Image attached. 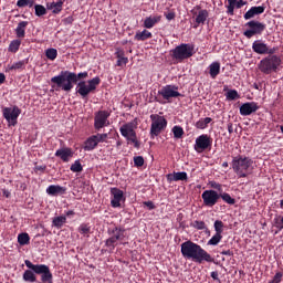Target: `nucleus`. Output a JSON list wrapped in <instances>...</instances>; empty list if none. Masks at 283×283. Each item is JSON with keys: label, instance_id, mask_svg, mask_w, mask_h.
<instances>
[{"label": "nucleus", "instance_id": "obj_51", "mask_svg": "<svg viewBox=\"0 0 283 283\" xmlns=\"http://www.w3.org/2000/svg\"><path fill=\"white\" fill-rule=\"evenodd\" d=\"M118 240H116L112 234H111V238H108L106 240V247L114 250L115 249V244Z\"/></svg>", "mask_w": 283, "mask_h": 283}, {"label": "nucleus", "instance_id": "obj_47", "mask_svg": "<svg viewBox=\"0 0 283 283\" xmlns=\"http://www.w3.org/2000/svg\"><path fill=\"white\" fill-rule=\"evenodd\" d=\"M34 9H35V15L38 17H42L46 14V9L41 4L34 6Z\"/></svg>", "mask_w": 283, "mask_h": 283}, {"label": "nucleus", "instance_id": "obj_26", "mask_svg": "<svg viewBox=\"0 0 283 283\" xmlns=\"http://www.w3.org/2000/svg\"><path fill=\"white\" fill-rule=\"evenodd\" d=\"M209 17L208 10H201L199 13H197V18L195 19V22H197V25L195 28H198L199 24H205Z\"/></svg>", "mask_w": 283, "mask_h": 283}, {"label": "nucleus", "instance_id": "obj_41", "mask_svg": "<svg viewBox=\"0 0 283 283\" xmlns=\"http://www.w3.org/2000/svg\"><path fill=\"white\" fill-rule=\"evenodd\" d=\"M223 228H224V224L221 220L214 221V232H216V234L222 235Z\"/></svg>", "mask_w": 283, "mask_h": 283}, {"label": "nucleus", "instance_id": "obj_30", "mask_svg": "<svg viewBox=\"0 0 283 283\" xmlns=\"http://www.w3.org/2000/svg\"><path fill=\"white\" fill-rule=\"evenodd\" d=\"M111 235H113L117 241H123L125 238V229L116 227L112 230Z\"/></svg>", "mask_w": 283, "mask_h": 283}, {"label": "nucleus", "instance_id": "obj_64", "mask_svg": "<svg viewBox=\"0 0 283 283\" xmlns=\"http://www.w3.org/2000/svg\"><path fill=\"white\" fill-rule=\"evenodd\" d=\"M2 193H3V196H4L6 198H10V196H11V192H10L9 190H7V189H3V190H2Z\"/></svg>", "mask_w": 283, "mask_h": 283}, {"label": "nucleus", "instance_id": "obj_5", "mask_svg": "<svg viewBox=\"0 0 283 283\" xmlns=\"http://www.w3.org/2000/svg\"><path fill=\"white\" fill-rule=\"evenodd\" d=\"M171 52L172 59L178 62H182L195 54V46L192 44L181 43L177 48H175Z\"/></svg>", "mask_w": 283, "mask_h": 283}, {"label": "nucleus", "instance_id": "obj_21", "mask_svg": "<svg viewBox=\"0 0 283 283\" xmlns=\"http://www.w3.org/2000/svg\"><path fill=\"white\" fill-rule=\"evenodd\" d=\"M49 196H64L66 193V188L59 185H51L46 189Z\"/></svg>", "mask_w": 283, "mask_h": 283}, {"label": "nucleus", "instance_id": "obj_27", "mask_svg": "<svg viewBox=\"0 0 283 283\" xmlns=\"http://www.w3.org/2000/svg\"><path fill=\"white\" fill-rule=\"evenodd\" d=\"M98 145L97 138L95 135L91 136L86 142H85V151H93V149Z\"/></svg>", "mask_w": 283, "mask_h": 283}, {"label": "nucleus", "instance_id": "obj_25", "mask_svg": "<svg viewBox=\"0 0 283 283\" xmlns=\"http://www.w3.org/2000/svg\"><path fill=\"white\" fill-rule=\"evenodd\" d=\"M46 9L51 10L54 14H59L63 10V2H48Z\"/></svg>", "mask_w": 283, "mask_h": 283}, {"label": "nucleus", "instance_id": "obj_38", "mask_svg": "<svg viewBox=\"0 0 283 283\" xmlns=\"http://www.w3.org/2000/svg\"><path fill=\"white\" fill-rule=\"evenodd\" d=\"M71 75H72V78L74 81V83H77L80 80H85L88 77V73L87 72H82V73H74V72H71Z\"/></svg>", "mask_w": 283, "mask_h": 283}, {"label": "nucleus", "instance_id": "obj_20", "mask_svg": "<svg viewBox=\"0 0 283 283\" xmlns=\"http://www.w3.org/2000/svg\"><path fill=\"white\" fill-rule=\"evenodd\" d=\"M265 11V7L260 6V7H251L244 14H243V19L244 20H250L252 18H254L255 15H260L262 13H264Z\"/></svg>", "mask_w": 283, "mask_h": 283}, {"label": "nucleus", "instance_id": "obj_19", "mask_svg": "<svg viewBox=\"0 0 283 283\" xmlns=\"http://www.w3.org/2000/svg\"><path fill=\"white\" fill-rule=\"evenodd\" d=\"M56 158H61L63 163H70L71 158H73L74 153L71 148L64 147L60 148L55 153Z\"/></svg>", "mask_w": 283, "mask_h": 283}, {"label": "nucleus", "instance_id": "obj_33", "mask_svg": "<svg viewBox=\"0 0 283 283\" xmlns=\"http://www.w3.org/2000/svg\"><path fill=\"white\" fill-rule=\"evenodd\" d=\"M66 223V217L60 216L55 217L52 221V224L56 229H61Z\"/></svg>", "mask_w": 283, "mask_h": 283}, {"label": "nucleus", "instance_id": "obj_8", "mask_svg": "<svg viewBox=\"0 0 283 283\" xmlns=\"http://www.w3.org/2000/svg\"><path fill=\"white\" fill-rule=\"evenodd\" d=\"M281 64V59L277 55H272L260 61L259 70L264 74H270L276 71Z\"/></svg>", "mask_w": 283, "mask_h": 283}, {"label": "nucleus", "instance_id": "obj_62", "mask_svg": "<svg viewBox=\"0 0 283 283\" xmlns=\"http://www.w3.org/2000/svg\"><path fill=\"white\" fill-rule=\"evenodd\" d=\"M175 17H176V14H175L174 12H170V13H168V14L166 15V18H167L169 21L174 20Z\"/></svg>", "mask_w": 283, "mask_h": 283}, {"label": "nucleus", "instance_id": "obj_34", "mask_svg": "<svg viewBox=\"0 0 283 283\" xmlns=\"http://www.w3.org/2000/svg\"><path fill=\"white\" fill-rule=\"evenodd\" d=\"M222 240V234L214 233L210 240H208V247H217Z\"/></svg>", "mask_w": 283, "mask_h": 283}, {"label": "nucleus", "instance_id": "obj_9", "mask_svg": "<svg viewBox=\"0 0 283 283\" xmlns=\"http://www.w3.org/2000/svg\"><path fill=\"white\" fill-rule=\"evenodd\" d=\"M244 25L249 28L243 32V35L247 39H251L254 35H261L266 29L265 23H262L255 20L249 21Z\"/></svg>", "mask_w": 283, "mask_h": 283}, {"label": "nucleus", "instance_id": "obj_50", "mask_svg": "<svg viewBox=\"0 0 283 283\" xmlns=\"http://www.w3.org/2000/svg\"><path fill=\"white\" fill-rule=\"evenodd\" d=\"M118 240H116L112 234H111V238H108L106 240V247L114 250L115 249V244Z\"/></svg>", "mask_w": 283, "mask_h": 283}, {"label": "nucleus", "instance_id": "obj_36", "mask_svg": "<svg viewBox=\"0 0 283 283\" xmlns=\"http://www.w3.org/2000/svg\"><path fill=\"white\" fill-rule=\"evenodd\" d=\"M78 232L81 235L88 237L91 233V226L87 223H82L78 228Z\"/></svg>", "mask_w": 283, "mask_h": 283}, {"label": "nucleus", "instance_id": "obj_49", "mask_svg": "<svg viewBox=\"0 0 283 283\" xmlns=\"http://www.w3.org/2000/svg\"><path fill=\"white\" fill-rule=\"evenodd\" d=\"M235 2L237 0H228V13L233 15L234 14V9L237 8L235 7Z\"/></svg>", "mask_w": 283, "mask_h": 283}, {"label": "nucleus", "instance_id": "obj_31", "mask_svg": "<svg viewBox=\"0 0 283 283\" xmlns=\"http://www.w3.org/2000/svg\"><path fill=\"white\" fill-rule=\"evenodd\" d=\"M151 38H153V33L147 30H144L143 32L139 31L135 35V40L137 41H146Z\"/></svg>", "mask_w": 283, "mask_h": 283}, {"label": "nucleus", "instance_id": "obj_61", "mask_svg": "<svg viewBox=\"0 0 283 283\" xmlns=\"http://www.w3.org/2000/svg\"><path fill=\"white\" fill-rule=\"evenodd\" d=\"M210 277H212V280H214V281H219V282H220V280H219V273H218L217 271H212V272L210 273Z\"/></svg>", "mask_w": 283, "mask_h": 283}, {"label": "nucleus", "instance_id": "obj_57", "mask_svg": "<svg viewBox=\"0 0 283 283\" xmlns=\"http://www.w3.org/2000/svg\"><path fill=\"white\" fill-rule=\"evenodd\" d=\"M221 255L228 256V258H233L234 253L232 250H223L221 251Z\"/></svg>", "mask_w": 283, "mask_h": 283}, {"label": "nucleus", "instance_id": "obj_29", "mask_svg": "<svg viewBox=\"0 0 283 283\" xmlns=\"http://www.w3.org/2000/svg\"><path fill=\"white\" fill-rule=\"evenodd\" d=\"M220 63L219 62H212L208 69L210 70V77L216 78L220 74Z\"/></svg>", "mask_w": 283, "mask_h": 283}, {"label": "nucleus", "instance_id": "obj_54", "mask_svg": "<svg viewBox=\"0 0 283 283\" xmlns=\"http://www.w3.org/2000/svg\"><path fill=\"white\" fill-rule=\"evenodd\" d=\"M94 136L96 137L97 144H98V143H104L107 139L108 134H106V133L105 134H96Z\"/></svg>", "mask_w": 283, "mask_h": 283}, {"label": "nucleus", "instance_id": "obj_4", "mask_svg": "<svg viewBox=\"0 0 283 283\" xmlns=\"http://www.w3.org/2000/svg\"><path fill=\"white\" fill-rule=\"evenodd\" d=\"M51 82L65 92H70L73 88V75L70 71H62L59 75L51 78Z\"/></svg>", "mask_w": 283, "mask_h": 283}, {"label": "nucleus", "instance_id": "obj_32", "mask_svg": "<svg viewBox=\"0 0 283 283\" xmlns=\"http://www.w3.org/2000/svg\"><path fill=\"white\" fill-rule=\"evenodd\" d=\"M212 122L211 117H206V118H201L199 119L196 124L195 127L199 128V129H205L208 127V125Z\"/></svg>", "mask_w": 283, "mask_h": 283}, {"label": "nucleus", "instance_id": "obj_42", "mask_svg": "<svg viewBox=\"0 0 283 283\" xmlns=\"http://www.w3.org/2000/svg\"><path fill=\"white\" fill-rule=\"evenodd\" d=\"M273 222L275 229H277L279 231L283 230V216L274 218Z\"/></svg>", "mask_w": 283, "mask_h": 283}, {"label": "nucleus", "instance_id": "obj_3", "mask_svg": "<svg viewBox=\"0 0 283 283\" xmlns=\"http://www.w3.org/2000/svg\"><path fill=\"white\" fill-rule=\"evenodd\" d=\"M253 160L250 157L239 155L232 158V170L237 172L239 178H247L250 171H252Z\"/></svg>", "mask_w": 283, "mask_h": 283}, {"label": "nucleus", "instance_id": "obj_48", "mask_svg": "<svg viewBox=\"0 0 283 283\" xmlns=\"http://www.w3.org/2000/svg\"><path fill=\"white\" fill-rule=\"evenodd\" d=\"M192 227L199 231H203L207 229V224L205 223V221H195L192 222Z\"/></svg>", "mask_w": 283, "mask_h": 283}, {"label": "nucleus", "instance_id": "obj_18", "mask_svg": "<svg viewBox=\"0 0 283 283\" xmlns=\"http://www.w3.org/2000/svg\"><path fill=\"white\" fill-rule=\"evenodd\" d=\"M259 109V106L254 102H247L241 107H239V113L243 116H249L252 113H255Z\"/></svg>", "mask_w": 283, "mask_h": 283}, {"label": "nucleus", "instance_id": "obj_56", "mask_svg": "<svg viewBox=\"0 0 283 283\" xmlns=\"http://www.w3.org/2000/svg\"><path fill=\"white\" fill-rule=\"evenodd\" d=\"M210 187L217 191H222V185L217 181H210Z\"/></svg>", "mask_w": 283, "mask_h": 283}, {"label": "nucleus", "instance_id": "obj_59", "mask_svg": "<svg viewBox=\"0 0 283 283\" xmlns=\"http://www.w3.org/2000/svg\"><path fill=\"white\" fill-rule=\"evenodd\" d=\"M245 4H247V2L243 0H239V1L237 0V2H234V6L237 9H241Z\"/></svg>", "mask_w": 283, "mask_h": 283}, {"label": "nucleus", "instance_id": "obj_63", "mask_svg": "<svg viewBox=\"0 0 283 283\" xmlns=\"http://www.w3.org/2000/svg\"><path fill=\"white\" fill-rule=\"evenodd\" d=\"M233 132H234L233 124L232 123H228V133L232 134Z\"/></svg>", "mask_w": 283, "mask_h": 283}, {"label": "nucleus", "instance_id": "obj_1", "mask_svg": "<svg viewBox=\"0 0 283 283\" xmlns=\"http://www.w3.org/2000/svg\"><path fill=\"white\" fill-rule=\"evenodd\" d=\"M24 264L29 269L24 271L22 276L25 283H35L36 275L41 276V283H53V274L49 265L33 264L30 260H25Z\"/></svg>", "mask_w": 283, "mask_h": 283}, {"label": "nucleus", "instance_id": "obj_17", "mask_svg": "<svg viewBox=\"0 0 283 283\" xmlns=\"http://www.w3.org/2000/svg\"><path fill=\"white\" fill-rule=\"evenodd\" d=\"M111 195H112L111 205L112 207H114V209H117L118 207H120V202L124 198V192L118 188H112Z\"/></svg>", "mask_w": 283, "mask_h": 283}, {"label": "nucleus", "instance_id": "obj_35", "mask_svg": "<svg viewBox=\"0 0 283 283\" xmlns=\"http://www.w3.org/2000/svg\"><path fill=\"white\" fill-rule=\"evenodd\" d=\"M18 242L21 247L28 245L30 243V237L28 233H20L18 235Z\"/></svg>", "mask_w": 283, "mask_h": 283}, {"label": "nucleus", "instance_id": "obj_2", "mask_svg": "<svg viewBox=\"0 0 283 283\" xmlns=\"http://www.w3.org/2000/svg\"><path fill=\"white\" fill-rule=\"evenodd\" d=\"M181 255H184V259L192 260L199 264L214 262L210 253L192 241L181 243Z\"/></svg>", "mask_w": 283, "mask_h": 283}, {"label": "nucleus", "instance_id": "obj_28", "mask_svg": "<svg viewBox=\"0 0 283 283\" xmlns=\"http://www.w3.org/2000/svg\"><path fill=\"white\" fill-rule=\"evenodd\" d=\"M29 22L28 21H21L17 29H15V34L18 38H24L25 36V29L28 27Z\"/></svg>", "mask_w": 283, "mask_h": 283}, {"label": "nucleus", "instance_id": "obj_6", "mask_svg": "<svg viewBox=\"0 0 283 283\" xmlns=\"http://www.w3.org/2000/svg\"><path fill=\"white\" fill-rule=\"evenodd\" d=\"M99 83L101 78L98 76L90 80L88 82L81 81L77 83L76 93L80 94L83 98H86L90 93H93L96 90Z\"/></svg>", "mask_w": 283, "mask_h": 283}, {"label": "nucleus", "instance_id": "obj_23", "mask_svg": "<svg viewBox=\"0 0 283 283\" xmlns=\"http://www.w3.org/2000/svg\"><path fill=\"white\" fill-rule=\"evenodd\" d=\"M161 21V17L160 15H155V17H148L145 19L144 21V27L146 29H151L154 28L157 23H159Z\"/></svg>", "mask_w": 283, "mask_h": 283}, {"label": "nucleus", "instance_id": "obj_37", "mask_svg": "<svg viewBox=\"0 0 283 283\" xmlns=\"http://www.w3.org/2000/svg\"><path fill=\"white\" fill-rule=\"evenodd\" d=\"M219 196H221V200H223V202H226L227 205H235V199L232 198L230 193L223 192L219 193Z\"/></svg>", "mask_w": 283, "mask_h": 283}, {"label": "nucleus", "instance_id": "obj_7", "mask_svg": "<svg viewBox=\"0 0 283 283\" xmlns=\"http://www.w3.org/2000/svg\"><path fill=\"white\" fill-rule=\"evenodd\" d=\"M151 119V127H150V136L151 138H155L163 133L168 125L167 119L164 116H160L158 114H151L150 115Z\"/></svg>", "mask_w": 283, "mask_h": 283}, {"label": "nucleus", "instance_id": "obj_40", "mask_svg": "<svg viewBox=\"0 0 283 283\" xmlns=\"http://www.w3.org/2000/svg\"><path fill=\"white\" fill-rule=\"evenodd\" d=\"M185 130L181 126H175L172 127V135L175 136V138L179 139L184 136Z\"/></svg>", "mask_w": 283, "mask_h": 283}, {"label": "nucleus", "instance_id": "obj_16", "mask_svg": "<svg viewBox=\"0 0 283 283\" xmlns=\"http://www.w3.org/2000/svg\"><path fill=\"white\" fill-rule=\"evenodd\" d=\"M159 94L163 95V97L167 101L174 97H179L181 94L178 92V87L176 85H167L164 86L160 91Z\"/></svg>", "mask_w": 283, "mask_h": 283}, {"label": "nucleus", "instance_id": "obj_10", "mask_svg": "<svg viewBox=\"0 0 283 283\" xmlns=\"http://www.w3.org/2000/svg\"><path fill=\"white\" fill-rule=\"evenodd\" d=\"M21 114V109L14 105L10 107H2V115L8 122V126H15L18 124V118Z\"/></svg>", "mask_w": 283, "mask_h": 283}, {"label": "nucleus", "instance_id": "obj_43", "mask_svg": "<svg viewBox=\"0 0 283 283\" xmlns=\"http://www.w3.org/2000/svg\"><path fill=\"white\" fill-rule=\"evenodd\" d=\"M239 97H240V95H239L238 91H235V90H230V91H228V93H226V98H228L229 101H234Z\"/></svg>", "mask_w": 283, "mask_h": 283}, {"label": "nucleus", "instance_id": "obj_46", "mask_svg": "<svg viewBox=\"0 0 283 283\" xmlns=\"http://www.w3.org/2000/svg\"><path fill=\"white\" fill-rule=\"evenodd\" d=\"M126 139H127L128 144H129V143H133V144H134V147H135L136 149H139V147H140V142H139L138 138H137V134H135L134 136H130V137H128V138H126Z\"/></svg>", "mask_w": 283, "mask_h": 283}, {"label": "nucleus", "instance_id": "obj_60", "mask_svg": "<svg viewBox=\"0 0 283 283\" xmlns=\"http://www.w3.org/2000/svg\"><path fill=\"white\" fill-rule=\"evenodd\" d=\"M17 6H18L19 8L28 7V0H19V1L17 2Z\"/></svg>", "mask_w": 283, "mask_h": 283}, {"label": "nucleus", "instance_id": "obj_22", "mask_svg": "<svg viewBox=\"0 0 283 283\" xmlns=\"http://www.w3.org/2000/svg\"><path fill=\"white\" fill-rule=\"evenodd\" d=\"M167 180L168 182H178L179 180H188V175L186 171L168 174Z\"/></svg>", "mask_w": 283, "mask_h": 283}, {"label": "nucleus", "instance_id": "obj_15", "mask_svg": "<svg viewBox=\"0 0 283 283\" xmlns=\"http://www.w3.org/2000/svg\"><path fill=\"white\" fill-rule=\"evenodd\" d=\"M252 50L256 54H274L277 48L269 49L268 44L263 43L261 40H256L252 43Z\"/></svg>", "mask_w": 283, "mask_h": 283}, {"label": "nucleus", "instance_id": "obj_24", "mask_svg": "<svg viewBox=\"0 0 283 283\" xmlns=\"http://www.w3.org/2000/svg\"><path fill=\"white\" fill-rule=\"evenodd\" d=\"M115 55L117 56V66H123L128 63V57L125 56V51L120 48L116 49Z\"/></svg>", "mask_w": 283, "mask_h": 283}, {"label": "nucleus", "instance_id": "obj_44", "mask_svg": "<svg viewBox=\"0 0 283 283\" xmlns=\"http://www.w3.org/2000/svg\"><path fill=\"white\" fill-rule=\"evenodd\" d=\"M20 45H21L20 40H13L9 45V51L15 53L19 50Z\"/></svg>", "mask_w": 283, "mask_h": 283}, {"label": "nucleus", "instance_id": "obj_13", "mask_svg": "<svg viewBox=\"0 0 283 283\" xmlns=\"http://www.w3.org/2000/svg\"><path fill=\"white\" fill-rule=\"evenodd\" d=\"M109 116H111V112L108 111H99L95 114V123L94 126L97 130H99L103 127L108 126L109 123Z\"/></svg>", "mask_w": 283, "mask_h": 283}, {"label": "nucleus", "instance_id": "obj_11", "mask_svg": "<svg viewBox=\"0 0 283 283\" xmlns=\"http://www.w3.org/2000/svg\"><path fill=\"white\" fill-rule=\"evenodd\" d=\"M220 198H221L220 193L213 189L205 190L201 193V200H203V207H216Z\"/></svg>", "mask_w": 283, "mask_h": 283}, {"label": "nucleus", "instance_id": "obj_39", "mask_svg": "<svg viewBox=\"0 0 283 283\" xmlns=\"http://www.w3.org/2000/svg\"><path fill=\"white\" fill-rule=\"evenodd\" d=\"M71 171L73 174H81V171H83V166H82L80 159L75 160V163L72 164Z\"/></svg>", "mask_w": 283, "mask_h": 283}, {"label": "nucleus", "instance_id": "obj_52", "mask_svg": "<svg viewBox=\"0 0 283 283\" xmlns=\"http://www.w3.org/2000/svg\"><path fill=\"white\" fill-rule=\"evenodd\" d=\"M135 167H143L145 165V159L143 156H137L134 158Z\"/></svg>", "mask_w": 283, "mask_h": 283}, {"label": "nucleus", "instance_id": "obj_45", "mask_svg": "<svg viewBox=\"0 0 283 283\" xmlns=\"http://www.w3.org/2000/svg\"><path fill=\"white\" fill-rule=\"evenodd\" d=\"M45 55L49 60L54 61L57 56V51L56 49H48Z\"/></svg>", "mask_w": 283, "mask_h": 283}, {"label": "nucleus", "instance_id": "obj_53", "mask_svg": "<svg viewBox=\"0 0 283 283\" xmlns=\"http://www.w3.org/2000/svg\"><path fill=\"white\" fill-rule=\"evenodd\" d=\"M283 279V272H276L272 279V283H281Z\"/></svg>", "mask_w": 283, "mask_h": 283}, {"label": "nucleus", "instance_id": "obj_12", "mask_svg": "<svg viewBox=\"0 0 283 283\" xmlns=\"http://www.w3.org/2000/svg\"><path fill=\"white\" fill-rule=\"evenodd\" d=\"M211 146H212V138L207 134L199 135V137L195 139V151H197V154H201V151H206V149H210Z\"/></svg>", "mask_w": 283, "mask_h": 283}, {"label": "nucleus", "instance_id": "obj_58", "mask_svg": "<svg viewBox=\"0 0 283 283\" xmlns=\"http://www.w3.org/2000/svg\"><path fill=\"white\" fill-rule=\"evenodd\" d=\"M144 205L145 207H148L149 211H153V209H156V206L153 201H145Z\"/></svg>", "mask_w": 283, "mask_h": 283}, {"label": "nucleus", "instance_id": "obj_14", "mask_svg": "<svg viewBox=\"0 0 283 283\" xmlns=\"http://www.w3.org/2000/svg\"><path fill=\"white\" fill-rule=\"evenodd\" d=\"M137 127H138V119L135 118L134 120L124 124L119 128V132L127 139L129 137L137 135V133H136Z\"/></svg>", "mask_w": 283, "mask_h": 283}, {"label": "nucleus", "instance_id": "obj_55", "mask_svg": "<svg viewBox=\"0 0 283 283\" xmlns=\"http://www.w3.org/2000/svg\"><path fill=\"white\" fill-rule=\"evenodd\" d=\"M25 65L24 61H19L13 63V65L10 67V70H20L23 69Z\"/></svg>", "mask_w": 283, "mask_h": 283}]
</instances>
